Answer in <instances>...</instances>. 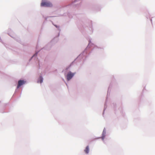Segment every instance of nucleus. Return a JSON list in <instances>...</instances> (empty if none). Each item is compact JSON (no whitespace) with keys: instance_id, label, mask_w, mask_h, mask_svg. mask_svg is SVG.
I'll return each mask as SVG.
<instances>
[{"instance_id":"nucleus-1","label":"nucleus","mask_w":155,"mask_h":155,"mask_svg":"<svg viewBox=\"0 0 155 155\" xmlns=\"http://www.w3.org/2000/svg\"><path fill=\"white\" fill-rule=\"evenodd\" d=\"M41 6L50 7L52 6V4L50 2L47 1H42L41 4Z\"/></svg>"},{"instance_id":"nucleus-5","label":"nucleus","mask_w":155,"mask_h":155,"mask_svg":"<svg viewBox=\"0 0 155 155\" xmlns=\"http://www.w3.org/2000/svg\"><path fill=\"white\" fill-rule=\"evenodd\" d=\"M40 79V83H41L43 81V79L41 77Z\"/></svg>"},{"instance_id":"nucleus-3","label":"nucleus","mask_w":155,"mask_h":155,"mask_svg":"<svg viewBox=\"0 0 155 155\" xmlns=\"http://www.w3.org/2000/svg\"><path fill=\"white\" fill-rule=\"evenodd\" d=\"M74 74L70 72H69L67 75V79L68 81L70 80L74 76Z\"/></svg>"},{"instance_id":"nucleus-4","label":"nucleus","mask_w":155,"mask_h":155,"mask_svg":"<svg viewBox=\"0 0 155 155\" xmlns=\"http://www.w3.org/2000/svg\"><path fill=\"white\" fill-rule=\"evenodd\" d=\"M84 151L87 154L89 153V148L88 146H87L85 149L84 150Z\"/></svg>"},{"instance_id":"nucleus-2","label":"nucleus","mask_w":155,"mask_h":155,"mask_svg":"<svg viewBox=\"0 0 155 155\" xmlns=\"http://www.w3.org/2000/svg\"><path fill=\"white\" fill-rule=\"evenodd\" d=\"M26 83V81L24 80H19L18 82V84L17 86V88H18L20 87L24 84Z\"/></svg>"}]
</instances>
